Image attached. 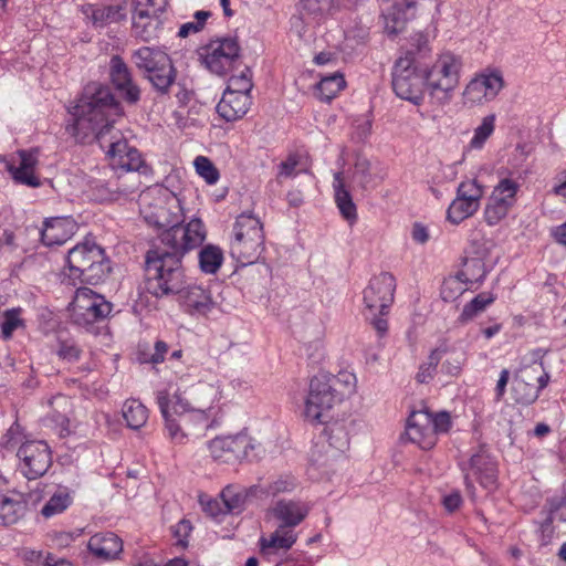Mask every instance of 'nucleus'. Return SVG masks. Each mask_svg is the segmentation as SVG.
Instances as JSON below:
<instances>
[{"label":"nucleus","instance_id":"423d86ee","mask_svg":"<svg viewBox=\"0 0 566 566\" xmlns=\"http://www.w3.org/2000/svg\"><path fill=\"white\" fill-rule=\"evenodd\" d=\"M264 251V233L261 221L248 213L240 214L232 229L230 254L242 265L253 264Z\"/></svg>","mask_w":566,"mask_h":566},{"label":"nucleus","instance_id":"20e7f679","mask_svg":"<svg viewBox=\"0 0 566 566\" xmlns=\"http://www.w3.org/2000/svg\"><path fill=\"white\" fill-rule=\"evenodd\" d=\"M165 251L150 250L146 254L145 290L157 298L178 295L186 283L181 260L198 247H185L184 242L164 244Z\"/></svg>","mask_w":566,"mask_h":566},{"label":"nucleus","instance_id":"bf43d9fd","mask_svg":"<svg viewBox=\"0 0 566 566\" xmlns=\"http://www.w3.org/2000/svg\"><path fill=\"white\" fill-rule=\"evenodd\" d=\"M210 15L211 13L209 11H197L195 13L196 21L184 23L179 29L178 35L180 38H187L191 33L200 32L203 29L206 21Z\"/></svg>","mask_w":566,"mask_h":566},{"label":"nucleus","instance_id":"680f3d73","mask_svg":"<svg viewBox=\"0 0 566 566\" xmlns=\"http://www.w3.org/2000/svg\"><path fill=\"white\" fill-rule=\"evenodd\" d=\"M495 126V115L491 114L482 119V123L475 128L474 137L471 142H484L493 133Z\"/></svg>","mask_w":566,"mask_h":566},{"label":"nucleus","instance_id":"338daca9","mask_svg":"<svg viewBox=\"0 0 566 566\" xmlns=\"http://www.w3.org/2000/svg\"><path fill=\"white\" fill-rule=\"evenodd\" d=\"M465 361L464 353L458 354L455 357L451 359H447L442 366L441 370L450 376H458L462 369V366Z\"/></svg>","mask_w":566,"mask_h":566},{"label":"nucleus","instance_id":"6e6d98bb","mask_svg":"<svg viewBox=\"0 0 566 566\" xmlns=\"http://www.w3.org/2000/svg\"><path fill=\"white\" fill-rule=\"evenodd\" d=\"M476 78L481 81L482 87L490 101L495 98L504 85L503 77L499 73L481 74Z\"/></svg>","mask_w":566,"mask_h":566},{"label":"nucleus","instance_id":"e2e57ef3","mask_svg":"<svg viewBox=\"0 0 566 566\" xmlns=\"http://www.w3.org/2000/svg\"><path fill=\"white\" fill-rule=\"evenodd\" d=\"M172 535L176 538V545L185 548L188 545V536L192 531L191 523L188 520L179 521L175 526H172Z\"/></svg>","mask_w":566,"mask_h":566},{"label":"nucleus","instance_id":"de8ad7c7","mask_svg":"<svg viewBox=\"0 0 566 566\" xmlns=\"http://www.w3.org/2000/svg\"><path fill=\"white\" fill-rule=\"evenodd\" d=\"M251 70L245 66L240 74L232 75L229 78L226 91H232L233 94H249L253 87Z\"/></svg>","mask_w":566,"mask_h":566},{"label":"nucleus","instance_id":"4468645a","mask_svg":"<svg viewBox=\"0 0 566 566\" xmlns=\"http://www.w3.org/2000/svg\"><path fill=\"white\" fill-rule=\"evenodd\" d=\"M396 279L388 272H382L370 279L364 290V304L370 315H385L394 302Z\"/></svg>","mask_w":566,"mask_h":566},{"label":"nucleus","instance_id":"7c9ffc66","mask_svg":"<svg viewBox=\"0 0 566 566\" xmlns=\"http://www.w3.org/2000/svg\"><path fill=\"white\" fill-rule=\"evenodd\" d=\"M27 503L22 501L20 494L9 496L0 494V525H11L17 523L25 513Z\"/></svg>","mask_w":566,"mask_h":566},{"label":"nucleus","instance_id":"473e14b6","mask_svg":"<svg viewBox=\"0 0 566 566\" xmlns=\"http://www.w3.org/2000/svg\"><path fill=\"white\" fill-rule=\"evenodd\" d=\"M495 300L496 296L492 292L479 293L463 306L462 312L458 317V322L461 324H467L483 313L491 304L494 303Z\"/></svg>","mask_w":566,"mask_h":566},{"label":"nucleus","instance_id":"bb28decb","mask_svg":"<svg viewBox=\"0 0 566 566\" xmlns=\"http://www.w3.org/2000/svg\"><path fill=\"white\" fill-rule=\"evenodd\" d=\"M81 11L96 28L117 23L126 18V9L122 4H112L106 7L84 4L82 6Z\"/></svg>","mask_w":566,"mask_h":566},{"label":"nucleus","instance_id":"aec40b11","mask_svg":"<svg viewBox=\"0 0 566 566\" xmlns=\"http://www.w3.org/2000/svg\"><path fill=\"white\" fill-rule=\"evenodd\" d=\"M105 153L114 169L139 171L143 174L147 171V166L142 158V154L129 144H107Z\"/></svg>","mask_w":566,"mask_h":566},{"label":"nucleus","instance_id":"f3484780","mask_svg":"<svg viewBox=\"0 0 566 566\" xmlns=\"http://www.w3.org/2000/svg\"><path fill=\"white\" fill-rule=\"evenodd\" d=\"M177 296L180 306L190 315H207L216 306L211 291L198 284L186 282Z\"/></svg>","mask_w":566,"mask_h":566},{"label":"nucleus","instance_id":"0e129e2a","mask_svg":"<svg viewBox=\"0 0 566 566\" xmlns=\"http://www.w3.org/2000/svg\"><path fill=\"white\" fill-rule=\"evenodd\" d=\"M200 504L203 511L212 517L227 514L222 500L200 496Z\"/></svg>","mask_w":566,"mask_h":566},{"label":"nucleus","instance_id":"1a4fd4ad","mask_svg":"<svg viewBox=\"0 0 566 566\" xmlns=\"http://www.w3.org/2000/svg\"><path fill=\"white\" fill-rule=\"evenodd\" d=\"M338 378L319 374L310 381L305 400L304 417L312 423H326L331 409L342 400L336 389Z\"/></svg>","mask_w":566,"mask_h":566},{"label":"nucleus","instance_id":"864d4df0","mask_svg":"<svg viewBox=\"0 0 566 566\" xmlns=\"http://www.w3.org/2000/svg\"><path fill=\"white\" fill-rule=\"evenodd\" d=\"M302 13L314 19L333 10V0H302Z\"/></svg>","mask_w":566,"mask_h":566},{"label":"nucleus","instance_id":"774afa93","mask_svg":"<svg viewBox=\"0 0 566 566\" xmlns=\"http://www.w3.org/2000/svg\"><path fill=\"white\" fill-rule=\"evenodd\" d=\"M274 566H306V557L303 553H289L285 557L281 556L273 562Z\"/></svg>","mask_w":566,"mask_h":566},{"label":"nucleus","instance_id":"a18cd8bd","mask_svg":"<svg viewBox=\"0 0 566 566\" xmlns=\"http://www.w3.org/2000/svg\"><path fill=\"white\" fill-rule=\"evenodd\" d=\"M471 290L469 285L458 274L443 280L440 296L444 302H454L465 291Z\"/></svg>","mask_w":566,"mask_h":566},{"label":"nucleus","instance_id":"5fc2aeb1","mask_svg":"<svg viewBox=\"0 0 566 566\" xmlns=\"http://www.w3.org/2000/svg\"><path fill=\"white\" fill-rule=\"evenodd\" d=\"M195 168L197 174L202 177L209 185H213L219 179V171L213 166V164L203 156H198L195 159Z\"/></svg>","mask_w":566,"mask_h":566},{"label":"nucleus","instance_id":"09e8293b","mask_svg":"<svg viewBox=\"0 0 566 566\" xmlns=\"http://www.w3.org/2000/svg\"><path fill=\"white\" fill-rule=\"evenodd\" d=\"M297 486V480L291 475H280L273 482H271L264 490L268 496H277L282 493H291Z\"/></svg>","mask_w":566,"mask_h":566},{"label":"nucleus","instance_id":"9d476101","mask_svg":"<svg viewBox=\"0 0 566 566\" xmlns=\"http://www.w3.org/2000/svg\"><path fill=\"white\" fill-rule=\"evenodd\" d=\"M410 57H399L392 69V90L401 99L419 104L426 85L424 70Z\"/></svg>","mask_w":566,"mask_h":566},{"label":"nucleus","instance_id":"2f4dec72","mask_svg":"<svg viewBox=\"0 0 566 566\" xmlns=\"http://www.w3.org/2000/svg\"><path fill=\"white\" fill-rule=\"evenodd\" d=\"M167 3V0H147V4L153 8L155 17L149 20L133 22V30L136 36L146 42L156 38V32L159 25L157 14L165 10Z\"/></svg>","mask_w":566,"mask_h":566},{"label":"nucleus","instance_id":"79ce46f5","mask_svg":"<svg viewBox=\"0 0 566 566\" xmlns=\"http://www.w3.org/2000/svg\"><path fill=\"white\" fill-rule=\"evenodd\" d=\"M448 352L449 348L446 344L433 349L428 357V361L420 365L419 371L416 375L417 381L420 384H428L432 380L442 356Z\"/></svg>","mask_w":566,"mask_h":566},{"label":"nucleus","instance_id":"2eb2a0df","mask_svg":"<svg viewBox=\"0 0 566 566\" xmlns=\"http://www.w3.org/2000/svg\"><path fill=\"white\" fill-rule=\"evenodd\" d=\"M239 51L234 39H222L203 48L201 57L207 69L217 75H223L234 69L239 61Z\"/></svg>","mask_w":566,"mask_h":566},{"label":"nucleus","instance_id":"412c9836","mask_svg":"<svg viewBox=\"0 0 566 566\" xmlns=\"http://www.w3.org/2000/svg\"><path fill=\"white\" fill-rule=\"evenodd\" d=\"M296 542V534L293 530L280 526L269 536L260 538V552L264 559L269 563L287 553V551Z\"/></svg>","mask_w":566,"mask_h":566},{"label":"nucleus","instance_id":"f8f14e48","mask_svg":"<svg viewBox=\"0 0 566 566\" xmlns=\"http://www.w3.org/2000/svg\"><path fill=\"white\" fill-rule=\"evenodd\" d=\"M20 469L25 478L35 480L44 475L52 464V452L45 441L31 440L23 442L17 452Z\"/></svg>","mask_w":566,"mask_h":566},{"label":"nucleus","instance_id":"39448f33","mask_svg":"<svg viewBox=\"0 0 566 566\" xmlns=\"http://www.w3.org/2000/svg\"><path fill=\"white\" fill-rule=\"evenodd\" d=\"M66 262L71 280L92 285L104 282L112 270L104 249L88 240L72 248Z\"/></svg>","mask_w":566,"mask_h":566},{"label":"nucleus","instance_id":"6ab92c4d","mask_svg":"<svg viewBox=\"0 0 566 566\" xmlns=\"http://www.w3.org/2000/svg\"><path fill=\"white\" fill-rule=\"evenodd\" d=\"M416 15L413 0H391L382 11L384 29L388 35L401 33Z\"/></svg>","mask_w":566,"mask_h":566},{"label":"nucleus","instance_id":"ea45409f","mask_svg":"<svg viewBox=\"0 0 566 566\" xmlns=\"http://www.w3.org/2000/svg\"><path fill=\"white\" fill-rule=\"evenodd\" d=\"M431 49L429 46L428 36L421 32L415 33L410 38L409 49L402 57H410L412 64L422 66L423 61L429 56Z\"/></svg>","mask_w":566,"mask_h":566},{"label":"nucleus","instance_id":"c9c22d12","mask_svg":"<svg viewBox=\"0 0 566 566\" xmlns=\"http://www.w3.org/2000/svg\"><path fill=\"white\" fill-rule=\"evenodd\" d=\"M512 397L516 403L531 405L538 398V388L525 379L523 375H516L512 381Z\"/></svg>","mask_w":566,"mask_h":566},{"label":"nucleus","instance_id":"a878e982","mask_svg":"<svg viewBox=\"0 0 566 566\" xmlns=\"http://www.w3.org/2000/svg\"><path fill=\"white\" fill-rule=\"evenodd\" d=\"M251 105V95L233 94L224 91L217 105L218 114L228 122L237 120L247 114Z\"/></svg>","mask_w":566,"mask_h":566},{"label":"nucleus","instance_id":"cd10ccee","mask_svg":"<svg viewBox=\"0 0 566 566\" xmlns=\"http://www.w3.org/2000/svg\"><path fill=\"white\" fill-rule=\"evenodd\" d=\"M353 428L352 419L335 420L326 423L323 434L332 449L344 453L349 448V434Z\"/></svg>","mask_w":566,"mask_h":566},{"label":"nucleus","instance_id":"4d7b16f0","mask_svg":"<svg viewBox=\"0 0 566 566\" xmlns=\"http://www.w3.org/2000/svg\"><path fill=\"white\" fill-rule=\"evenodd\" d=\"M518 188L520 186L515 180L502 178L494 187L492 195L514 203Z\"/></svg>","mask_w":566,"mask_h":566},{"label":"nucleus","instance_id":"f257e3e1","mask_svg":"<svg viewBox=\"0 0 566 566\" xmlns=\"http://www.w3.org/2000/svg\"><path fill=\"white\" fill-rule=\"evenodd\" d=\"M216 397L217 389L206 382L175 394L172 401L167 391H158L156 399L169 439L186 444L203 437L212 424L210 412Z\"/></svg>","mask_w":566,"mask_h":566},{"label":"nucleus","instance_id":"49530a36","mask_svg":"<svg viewBox=\"0 0 566 566\" xmlns=\"http://www.w3.org/2000/svg\"><path fill=\"white\" fill-rule=\"evenodd\" d=\"M220 497L223 502V506L227 513L240 512L243 509L245 502V495L239 488L234 485L226 486Z\"/></svg>","mask_w":566,"mask_h":566},{"label":"nucleus","instance_id":"13d9d810","mask_svg":"<svg viewBox=\"0 0 566 566\" xmlns=\"http://www.w3.org/2000/svg\"><path fill=\"white\" fill-rule=\"evenodd\" d=\"M354 178L358 185L366 189L371 181L370 161L364 156H357L354 166Z\"/></svg>","mask_w":566,"mask_h":566},{"label":"nucleus","instance_id":"c756f323","mask_svg":"<svg viewBox=\"0 0 566 566\" xmlns=\"http://www.w3.org/2000/svg\"><path fill=\"white\" fill-rule=\"evenodd\" d=\"M132 57L136 67L144 71L145 76L157 66L168 65V54L155 48L143 46L136 50Z\"/></svg>","mask_w":566,"mask_h":566},{"label":"nucleus","instance_id":"a211bd4d","mask_svg":"<svg viewBox=\"0 0 566 566\" xmlns=\"http://www.w3.org/2000/svg\"><path fill=\"white\" fill-rule=\"evenodd\" d=\"M39 148L18 150L7 165L14 181L29 187H39V178L34 175L38 165Z\"/></svg>","mask_w":566,"mask_h":566},{"label":"nucleus","instance_id":"8fccbe9b","mask_svg":"<svg viewBox=\"0 0 566 566\" xmlns=\"http://www.w3.org/2000/svg\"><path fill=\"white\" fill-rule=\"evenodd\" d=\"M20 313L21 308H11L3 313V319L0 324L3 339H10L14 331L24 325L23 321L20 318Z\"/></svg>","mask_w":566,"mask_h":566},{"label":"nucleus","instance_id":"6e6552de","mask_svg":"<svg viewBox=\"0 0 566 566\" xmlns=\"http://www.w3.org/2000/svg\"><path fill=\"white\" fill-rule=\"evenodd\" d=\"M451 427L448 412L432 415L427 408L411 411L406 426L405 436L422 450L432 449L440 433H446Z\"/></svg>","mask_w":566,"mask_h":566},{"label":"nucleus","instance_id":"9b49d317","mask_svg":"<svg viewBox=\"0 0 566 566\" xmlns=\"http://www.w3.org/2000/svg\"><path fill=\"white\" fill-rule=\"evenodd\" d=\"M72 318L77 325H90L106 318L112 312V303L88 287H78L71 303Z\"/></svg>","mask_w":566,"mask_h":566},{"label":"nucleus","instance_id":"c85d7f7f","mask_svg":"<svg viewBox=\"0 0 566 566\" xmlns=\"http://www.w3.org/2000/svg\"><path fill=\"white\" fill-rule=\"evenodd\" d=\"M333 190L335 203L342 217L353 224L357 220V208L353 201V197L346 187L345 179L342 171L334 174Z\"/></svg>","mask_w":566,"mask_h":566},{"label":"nucleus","instance_id":"052dcab7","mask_svg":"<svg viewBox=\"0 0 566 566\" xmlns=\"http://www.w3.org/2000/svg\"><path fill=\"white\" fill-rule=\"evenodd\" d=\"M81 353V348L73 340H61L56 350L59 358L67 363L78 360Z\"/></svg>","mask_w":566,"mask_h":566},{"label":"nucleus","instance_id":"37998d69","mask_svg":"<svg viewBox=\"0 0 566 566\" xmlns=\"http://www.w3.org/2000/svg\"><path fill=\"white\" fill-rule=\"evenodd\" d=\"M478 209L479 206L457 196L447 210V219L453 224H459L474 214Z\"/></svg>","mask_w":566,"mask_h":566},{"label":"nucleus","instance_id":"69168bd1","mask_svg":"<svg viewBox=\"0 0 566 566\" xmlns=\"http://www.w3.org/2000/svg\"><path fill=\"white\" fill-rule=\"evenodd\" d=\"M509 211L504 210L503 208L494 205L493 202L489 201L485 210H484V218L489 226H495L503 218L506 217Z\"/></svg>","mask_w":566,"mask_h":566},{"label":"nucleus","instance_id":"ddd939ff","mask_svg":"<svg viewBox=\"0 0 566 566\" xmlns=\"http://www.w3.org/2000/svg\"><path fill=\"white\" fill-rule=\"evenodd\" d=\"M211 457L216 461L233 463L243 459L253 460L254 444L247 434L216 437L208 443Z\"/></svg>","mask_w":566,"mask_h":566},{"label":"nucleus","instance_id":"5701e85b","mask_svg":"<svg viewBox=\"0 0 566 566\" xmlns=\"http://www.w3.org/2000/svg\"><path fill=\"white\" fill-rule=\"evenodd\" d=\"M310 512V506L300 500H280L271 509L274 518L280 521V526L292 530L300 525Z\"/></svg>","mask_w":566,"mask_h":566},{"label":"nucleus","instance_id":"4be33fe9","mask_svg":"<svg viewBox=\"0 0 566 566\" xmlns=\"http://www.w3.org/2000/svg\"><path fill=\"white\" fill-rule=\"evenodd\" d=\"M470 471L465 474V483L471 488L470 478H475L483 488H492L496 481L495 463L484 447L473 453L469 462Z\"/></svg>","mask_w":566,"mask_h":566},{"label":"nucleus","instance_id":"c03bdc74","mask_svg":"<svg viewBox=\"0 0 566 566\" xmlns=\"http://www.w3.org/2000/svg\"><path fill=\"white\" fill-rule=\"evenodd\" d=\"M50 403L52 406V420L61 427V434L69 433L67 410L71 407L70 399L64 395H57L52 398Z\"/></svg>","mask_w":566,"mask_h":566},{"label":"nucleus","instance_id":"f704fd0d","mask_svg":"<svg viewBox=\"0 0 566 566\" xmlns=\"http://www.w3.org/2000/svg\"><path fill=\"white\" fill-rule=\"evenodd\" d=\"M73 502L72 492L66 486H59L41 510V514L50 518L64 512Z\"/></svg>","mask_w":566,"mask_h":566},{"label":"nucleus","instance_id":"f03ea898","mask_svg":"<svg viewBox=\"0 0 566 566\" xmlns=\"http://www.w3.org/2000/svg\"><path fill=\"white\" fill-rule=\"evenodd\" d=\"M139 211L144 220L158 230L163 244L184 242L185 247H200L206 239V228L199 218L184 224L178 199L166 189L153 188L139 196Z\"/></svg>","mask_w":566,"mask_h":566},{"label":"nucleus","instance_id":"393cba45","mask_svg":"<svg viewBox=\"0 0 566 566\" xmlns=\"http://www.w3.org/2000/svg\"><path fill=\"white\" fill-rule=\"evenodd\" d=\"M88 551L103 560L115 559L123 551L122 539L112 532L97 533L87 543Z\"/></svg>","mask_w":566,"mask_h":566},{"label":"nucleus","instance_id":"0eeeda50","mask_svg":"<svg viewBox=\"0 0 566 566\" xmlns=\"http://www.w3.org/2000/svg\"><path fill=\"white\" fill-rule=\"evenodd\" d=\"M461 59L450 52L442 53L432 66L424 70L426 87L431 98L439 104L451 101L454 90L459 85Z\"/></svg>","mask_w":566,"mask_h":566},{"label":"nucleus","instance_id":"3c124183","mask_svg":"<svg viewBox=\"0 0 566 566\" xmlns=\"http://www.w3.org/2000/svg\"><path fill=\"white\" fill-rule=\"evenodd\" d=\"M457 196L470 200L472 203L480 207V199L483 196V188L480 186L475 179H469L462 181L457 191Z\"/></svg>","mask_w":566,"mask_h":566},{"label":"nucleus","instance_id":"e433bc0d","mask_svg":"<svg viewBox=\"0 0 566 566\" xmlns=\"http://www.w3.org/2000/svg\"><path fill=\"white\" fill-rule=\"evenodd\" d=\"M123 417L130 429H140L148 419L147 408L137 399H128L123 406Z\"/></svg>","mask_w":566,"mask_h":566},{"label":"nucleus","instance_id":"58836bf2","mask_svg":"<svg viewBox=\"0 0 566 566\" xmlns=\"http://www.w3.org/2000/svg\"><path fill=\"white\" fill-rule=\"evenodd\" d=\"M146 78L153 86L160 93H167L176 78V71L172 66L171 59L168 56V65L157 66L151 73H148Z\"/></svg>","mask_w":566,"mask_h":566},{"label":"nucleus","instance_id":"b1692460","mask_svg":"<svg viewBox=\"0 0 566 566\" xmlns=\"http://www.w3.org/2000/svg\"><path fill=\"white\" fill-rule=\"evenodd\" d=\"M75 229L70 217H54L44 221L41 240L45 245H61L66 242Z\"/></svg>","mask_w":566,"mask_h":566},{"label":"nucleus","instance_id":"603ef678","mask_svg":"<svg viewBox=\"0 0 566 566\" xmlns=\"http://www.w3.org/2000/svg\"><path fill=\"white\" fill-rule=\"evenodd\" d=\"M463 101L465 104H482L489 102L490 98L482 87L481 81L476 77L472 78L463 92Z\"/></svg>","mask_w":566,"mask_h":566},{"label":"nucleus","instance_id":"a19ab883","mask_svg":"<svg viewBox=\"0 0 566 566\" xmlns=\"http://www.w3.org/2000/svg\"><path fill=\"white\" fill-rule=\"evenodd\" d=\"M223 262V253L219 247L208 244L199 252V266L207 274H214Z\"/></svg>","mask_w":566,"mask_h":566},{"label":"nucleus","instance_id":"dca6fc26","mask_svg":"<svg viewBox=\"0 0 566 566\" xmlns=\"http://www.w3.org/2000/svg\"><path fill=\"white\" fill-rule=\"evenodd\" d=\"M109 78L125 102L136 104L140 99V88L134 82L128 65L119 55L111 57Z\"/></svg>","mask_w":566,"mask_h":566},{"label":"nucleus","instance_id":"4c0bfd02","mask_svg":"<svg viewBox=\"0 0 566 566\" xmlns=\"http://www.w3.org/2000/svg\"><path fill=\"white\" fill-rule=\"evenodd\" d=\"M344 76L336 72L328 76H323L316 86V95L323 102L333 99L344 87Z\"/></svg>","mask_w":566,"mask_h":566},{"label":"nucleus","instance_id":"7ed1b4c3","mask_svg":"<svg viewBox=\"0 0 566 566\" xmlns=\"http://www.w3.org/2000/svg\"><path fill=\"white\" fill-rule=\"evenodd\" d=\"M71 114L74 119V137L102 139L112 130L116 118L123 116L124 112L109 87L90 83Z\"/></svg>","mask_w":566,"mask_h":566},{"label":"nucleus","instance_id":"72a5a7b5","mask_svg":"<svg viewBox=\"0 0 566 566\" xmlns=\"http://www.w3.org/2000/svg\"><path fill=\"white\" fill-rule=\"evenodd\" d=\"M471 289L483 282L486 275L485 263L481 258H465L457 273Z\"/></svg>","mask_w":566,"mask_h":566}]
</instances>
